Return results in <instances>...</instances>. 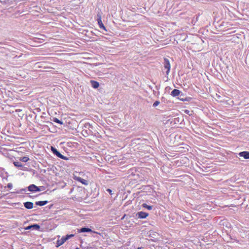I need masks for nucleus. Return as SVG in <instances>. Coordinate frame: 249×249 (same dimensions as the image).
Returning a JSON list of instances; mask_svg holds the SVG:
<instances>
[{
    "label": "nucleus",
    "mask_w": 249,
    "mask_h": 249,
    "mask_svg": "<svg viewBox=\"0 0 249 249\" xmlns=\"http://www.w3.org/2000/svg\"><path fill=\"white\" fill-rule=\"evenodd\" d=\"M74 234L67 235L66 236L62 237L61 239H58L56 242V247H58L63 245L67 240L69 239L71 237H73Z\"/></svg>",
    "instance_id": "obj_1"
},
{
    "label": "nucleus",
    "mask_w": 249,
    "mask_h": 249,
    "mask_svg": "<svg viewBox=\"0 0 249 249\" xmlns=\"http://www.w3.org/2000/svg\"><path fill=\"white\" fill-rule=\"evenodd\" d=\"M51 150L52 151L53 153L56 155L58 157L64 160L66 159V158L63 156L61 154H60L54 147L52 146Z\"/></svg>",
    "instance_id": "obj_2"
},
{
    "label": "nucleus",
    "mask_w": 249,
    "mask_h": 249,
    "mask_svg": "<svg viewBox=\"0 0 249 249\" xmlns=\"http://www.w3.org/2000/svg\"><path fill=\"white\" fill-rule=\"evenodd\" d=\"M28 190L31 192H36L40 191L41 189L35 185L32 184L28 187Z\"/></svg>",
    "instance_id": "obj_3"
},
{
    "label": "nucleus",
    "mask_w": 249,
    "mask_h": 249,
    "mask_svg": "<svg viewBox=\"0 0 249 249\" xmlns=\"http://www.w3.org/2000/svg\"><path fill=\"white\" fill-rule=\"evenodd\" d=\"M164 67L167 69L166 74H168L170 70V64L169 61L166 58L164 59Z\"/></svg>",
    "instance_id": "obj_4"
},
{
    "label": "nucleus",
    "mask_w": 249,
    "mask_h": 249,
    "mask_svg": "<svg viewBox=\"0 0 249 249\" xmlns=\"http://www.w3.org/2000/svg\"><path fill=\"white\" fill-rule=\"evenodd\" d=\"M148 215V213L143 212H140L136 214V216L139 218H145Z\"/></svg>",
    "instance_id": "obj_5"
},
{
    "label": "nucleus",
    "mask_w": 249,
    "mask_h": 249,
    "mask_svg": "<svg viewBox=\"0 0 249 249\" xmlns=\"http://www.w3.org/2000/svg\"><path fill=\"white\" fill-rule=\"evenodd\" d=\"M73 178L75 180H77V181L81 182L83 184H84V185H87L88 184V181L84 179L81 178L79 177H77L76 175H74Z\"/></svg>",
    "instance_id": "obj_6"
},
{
    "label": "nucleus",
    "mask_w": 249,
    "mask_h": 249,
    "mask_svg": "<svg viewBox=\"0 0 249 249\" xmlns=\"http://www.w3.org/2000/svg\"><path fill=\"white\" fill-rule=\"evenodd\" d=\"M239 155L240 157H243L245 159H249V152L244 151L239 153Z\"/></svg>",
    "instance_id": "obj_7"
},
{
    "label": "nucleus",
    "mask_w": 249,
    "mask_h": 249,
    "mask_svg": "<svg viewBox=\"0 0 249 249\" xmlns=\"http://www.w3.org/2000/svg\"><path fill=\"white\" fill-rule=\"evenodd\" d=\"M97 21L100 28L106 30L105 27L102 23L101 16L98 15Z\"/></svg>",
    "instance_id": "obj_8"
},
{
    "label": "nucleus",
    "mask_w": 249,
    "mask_h": 249,
    "mask_svg": "<svg viewBox=\"0 0 249 249\" xmlns=\"http://www.w3.org/2000/svg\"><path fill=\"white\" fill-rule=\"evenodd\" d=\"M25 207L28 209H30L33 207V203L31 202H26L24 203Z\"/></svg>",
    "instance_id": "obj_9"
},
{
    "label": "nucleus",
    "mask_w": 249,
    "mask_h": 249,
    "mask_svg": "<svg viewBox=\"0 0 249 249\" xmlns=\"http://www.w3.org/2000/svg\"><path fill=\"white\" fill-rule=\"evenodd\" d=\"M90 83H91V86L93 88H94V89H97L99 86V83L96 82V81H93V80H91L90 81Z\"/></svg>",
    "instance_id": "obj_10"
},
{
    "label": "nucleus",
    "mask_w": 249,
    "mask_h": 249,
    "mask_svg": "<svg viewBox=\"0 0 249 249\" xmlns=\"http://www.w3.org/2000/svg\"><path fill=\"white\" fill-rule=\"evenodd\" d=\"M180 93V91L177 89H174L172 92L171 95L173 96H178Z\"/></svg>",
    "instance_id": "obj_11"
},
{
    "label": "nucleus",
    "mask_w": 249,
    "mask_h": 249,
    "mask_svg": "<svg viewBox=\"0 0 249 249\" xmlns=\"http://www.w3.org/2000/svg\"><path fill=\"white\" fill-rule=\"evenodd\" d=\"M79 232H92V231L90 229L87 228H82L79 230Z\"/></svg>",
    "instance_id": "obj_12"
},
{
    "label": "nucleus",
    "mask_w": 249,
    "mask_h": 249,
    "mask_svg": "<svg viewBox=\"0 0 249 249\" xmlns=\"http://www.w3.org/2000/svg\"><path fill=\"white\" fill-rule=\"evenodd\" d=\"M47 203H48L47 201H39L36 202V204L37 205L42 206H44V205H46V204H47Z\"/></svg>",
    "instance_id": "obj_13"
},
{
    "label": "nucleus",
    "mask_w": 249,
    "mask_h": 249,
    "mask_svg": "<svg viewBox=\"0 0 249 249\" xmlns=\"http://www.w3.org/2000/svg\"><path fill=\"white\" fill-rule=\"evenodd\" d=\"M29 160V158L27 157H23L20 158V160L26 162L28 161Z\"/></svg>",
    "instance_id": "obj_14"
},
{
    "label": "nucleus",
    "mask_w": 249,
    "mask_h": 249,
    "mask_svg": "<svg viewBox=\"0 0 249 249\" xmlns=\"http://www.w3.org/2000/svg\"><path fill=\"white\" fill-rule=\"evenodd\" d=\"M14 164L15 165V166L18 167H20L22 166V164L18 161H15L14 162Z\"/></svg>",
    "instance_id": "obj_15"
},
{
    "label": "nucleus",
    "mask_w": 249,
    "mask_h": 249,
    "mask_svg": "<svg viewBox=\"0 0 249 249\" xmlns=\"http://www.w3.org/2000/svg\"><path fill=\"white\" fill-rule=\"evenodd\" d=\"M31 228H33L36 230H38L40 228V226L37 224H34L31 225Z\"/></svg>",
    "instance_id": "obj_16"
},
{
    "label": "nucleus",
    "mask_w": 249,
    "mask_h": 249,
    "mask_svg": "<svg viewBox=\"0 0 249 249\" xmlns=\"http://www.w3.org/2000/svg\"><path fill=\"white\" fill-rule=\"evenodd\" d=\"M142 206H143V207H144L145 208H146V209H147L149 210H150L152 209V206H149V205H147L146 204H145V203L142 204Z\"/></svg>",
    "instance_id": "obj_17"
},
{
    "label": "nucleus",
    "mask_w": 249,
    "mask_h": 249,
    "mask_svg": "<svg viewBox=\"0 0 249 249\" xmlns=\"http://www.w3.org/2000/svg\"><path fill=\"white\" fill-rule=\"evenodd\" d=\"M53 121L55 123H58V124H63V122H61V121H60L59 120H58L57 118H55L53 119Z\"/></svg>",
    "instance_id": "obj_18"
},
{
    "label": "nucleus",
    "mask_w": 249,
    "mask_h": 249,
    "mask_svg": "<svg viewBox=\"0 0 249 249\" xmlns=\"http://www.w3.org/2000/svg\"><path fill=\"white\" fill-rule=\"evenodd\" d=\"M159 104H160V102H159V101H155V102L154 103V104H153V106L154 107H156L158 106L159 105Z\"/></svg>",
    "instance_id": "obj_19"
},
{
    "label": "nucleus",
    "mask_w": 249,
    "mask_h": 249,
    "mask_svg": "<svg viewBox=\"0 0 249 249\" xmlns=\"http://www.w3.org/2000/svg\"><path fill=\"white\" fill-rule=\"evenodd\" d=\"M107 191L110 194L112 195V191L110 189H107Z\"/></svg>",
    "instance_id": "obj_20"
},
{
    "label": "nucleus",
    "mask_w": 249,
    "mask_h": 249,
    "mask_svg": "<svg viewBox=\"0 0 249 249\" xmlns=\"http://www.w3.org/2000/svg\"><path fill=\"white\" fill-rule=\"evenodd\" d=\"M31 226H28L27 227L25 228V229L27 230H30V229H31Z\"/></svg>",
    "instance_id": "obj_21"
},
{
    "label": "nucleus",
    "mask_w": 249,
    "mask_h": 249,
    "mask_svg": "<svg viewBox=\"0 0 249 249\" xmlns=\"http://www.w3.org/2000/svg\"><path fill=\"white\" fill-rule=\"evenodd\" d=\"M137 249H142V248L139 247Z\"/></svg>",
    "instance_id": "obj_22"
},
{
    "label": "nucleus",
    "mask_w": 249,
    "mask_h": 249,
    "mask_svg": "<svg viewBox=\"0 0 249 249\" xmlns=\"http://www.w3.org/2000/svg\"><path fill=\"white\" fill-rule=\"evenodd\" d=\"M76 249H78V248H76Z\"/></svg>",
    "instance_id": "obj_23"
}]
</instances>
